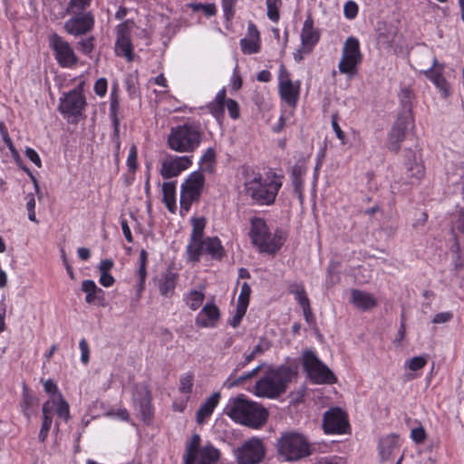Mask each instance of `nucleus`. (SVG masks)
<instances>
[{
  "mask_svg": "<svg viewBox=\"0 0 464 464\" xmlns=\"http://www.w3.org/2000/svg\"><path fill=\"white\" fill-rule=\"evenodd\" d=\"M411 122H412L411 111V110L401 111V112L399 114V116L396 120V122L392 128L401 129V130H403L405 132Z\"/></svg>",
  "mask_w": 464,
  "mask_h": 464,
  "instance_id": "nucleus-46",
  "label": "nucleus"
},
{
  "mask_svg": "<svg viewBox=\"0 0 464 464\" xmlns=\"http://www.w3.org/2000/svg\"><path fill=\"white\" fill-rule=\"evenodd\" d=\"M63 25L64 31L74 37L91 33L95 24L94 14L91 12L72 14Z\"/></svg>",
  "mask_w": 464,
  "mask_h": 464,
  "instance_id": "nucleus-12",
  "label": "nucleus"
},
{
  "mask_svg": "<svg viewBox=\"0 0 464 464\" xmlns=\"http://www.w3.org/2000/svg\"><path fill=\"white\" fill-rule=\"evenodd\" d=\"M127 166L129 171L135 172L138 167V150L136 145H132L130 148L129 155L127 158Z\"/></svg>",
  "mask_w": 464,
  "mask_h": 464,
  "instance_id": "nucleus-53",
  "label": "nucleus"
},
{
  "mask_svg": "<svg viewBox=\"0 0 464 464\" xmlns=\"http://www.w3.org/2000/svg\"><path fill=\"white\" fill-rule=\"evenodd\" d=\"M251 288L247 283H243L240 289V294L237 300V305L247 308L249 304V297Z\"/></svg>",
  "mask_w": 464,
  "mask_h": 464,
  "instance_id": "nucleus-52",
  "label": "nucleus"
},
{
  "mask_svg": "<svg viewBox=\"0 0 464 464\" xmlns=\"http://www.w3.org/2000/svg\"><path fill=\"white\" fill-rule=\"evenodd\" d=\"M221 394L219 392H213L198 408L196 413V421L199 425L205 424L214 412L219 403Z\"/></svg>",
  "mask_w": 464,
  "mask_h": 464,
  "instance_id": "nucleus-24",
  "label": "nucleus"
},
{
  "mask_svg": "<svg viewBox=\"0 0 464 464\" xmlns=\"http://www.w3.org/2000/svg\"><path fill=\"white\" fill-rule=\"evenodd\" d=\"M26 209L28 211V218L35 223H38L35 216V198L34 194L30 193L25 197Z\"/></svg>",
  "mask_w": 464,
  "mask_h": 464,
  "instance_id": "nucleus-55",
  "label": "nucleus"
},
{
  "mask_svg": "<svg viewBox=\"0 0 464 464\" xmlns=\"http://www.w3.org/2000/svg\"><path fill=\"white\" fill-rule=\"evenodd\" d=\"M190 223L192 230L187 246H194L192 251L193 253H198L199 250L198 243L205 238L204 231L207 226V219L204 217H192Z\"/></svg>",
  "mask_w": 464,
  "mask_h": 464,
  "instance_id": "nucleus-27",
  "label": "nucleus"
},
{
  "mask_svg": "<svg viewBox=\"0 0 464 464\" xmlns=\"http://www.w3.org/2000/svg\"><path fill=\"white\" fill-rule=\"evenodd\" d=\"M426 363L427 359L424 356H414L406 362L407 367L414 372L422 369Z\"/></svg>",
  "mask_w": 464,
  "mask_h": 464,
  "instance_id": "nucleus-54",
  "label": "nucleus"
},
{
  "mask_svg": "<svg viewBox=\"0 0 464 464\" xmlns=\"http://www.w3.org/2000/svg\"><path fill=\"white\" fill-rule=\"evenodd\" d=\"M220 319V310L213 302H208L195 318V324L199 328H214Z\"/></svg>",
  "mask_w": 464,
  "mask_h": 464,
  "instance_id": "nucleus-19",
  "label": "nucleus"
},
{
  "mask_svg": "<svg viewBox=\"0 0 464 464\" xmlns=\"http://www.w3.org/2000/svg\"><path fill=\"white\" fill-rule=\"evenodd\" d=\"M25 155L28 158V160H30V161H32L35 166H37L38 168L41 167V165H42L41 159H40L38 153L34 149H31V148L26 149Z\"/></svg>",
  "mask_w": 464,
  "mask_h": 464,
  "instance_id": "nucleus-64",
  "label": "nucleus"
},
{
  "mask_svg": "<svg viewBox=\"0 0 464 464\" xmlns=\"http://www.w3.org/2000/svg\"><path fill=\"white\" fill-rule=\"evenodd\" d=\"M194 384V373L186 372L179 377V391L180 393L189 395L192 392Z\"/></svg>",
  "mask_w": 464,
  "mask_h": 464,
  "instance_id": "nucleus-43",
  "label": "nucleus"
},
{
  "mask_svg": "<svg viewBox=\"0 0 464 464\" xmlns=\"http://www.w3.org/2000/svg\"><path fill=\"white\" fill-rule=\"evenodd\" d=\"M362 60L359 41L354 37H349L343 44L342 59L338 64L339 72L350 77L354 76Z\"/></svg>",
  "mask_w": 464,
  "mask_h": 464,
  "instance_id": "nucleus-8",
  "label": "nucleus"
},
{
  "mask_svg": "<svg viewBox=\"0 0 464 464\" xmlns=\"http://www.w3.org/2000/svg\"><path fill=\"white\" fill-rule=\"evenodd\" d=\"M225 413L235 422L254 429L261 427V408L246 400L243 395L231 398L225 408Z\"/></svg>",
  "mask_w": 464,
  "mask_h": 464,
  "instance_id": "nucleus-2",
  "label": "nucleus"
},
{
  "mask_svg": "<svg viewBox=\"0 0 464 464\" xmlns=\"http://www.w3.org/2000/svg\"><path fill=\"white\" fill-rule=\"evenodd\" d=\"M208 107L210 113L216 119L223 117L225 107L227 108L231 119L237 120L240 116L238 103L233 99H227V91L225 88L218 91L214 101H212Z\"/></svg>",
  "mask_w": 464,
  "mask_h": 464,
  "instance_id": "nucleus-14",
  "label": "nucleus"
},
{
  "mask_svg": "<svg viewBox=\"0 0 464 464\" xmlns=\"http://www.w3.org/2000/svg\"><path fill=\"white\" fill-rule=\"evenodd\" d=\"M452 317H453V314L450 312L439 313L433 317L432 323L433 324H445V323H448L449 321H450L452 319Z\"/></svg>",
  "mask_w": 464,
  "mask_h": 464,
  "instance_id": "nucleus-63",
  "label": "nucleus"
},
{
  "mask_svg": "<svg viewBox=\"0 0 464 464\" xmlns=\"http://www.w3.org/2000/svg\"><path fill=\"white\" fill-rule=\"evenodd\" d=\"M351 303L362 311L371 310L377 305V300L371 293L358 289L351 291Z\"/></svg>",
  "mask_w": 464,
  "mask_h": 464,
  "instance_id": "nucleus-30",
  "label": "nucleus"
},
{
  "mask_svg": "<svg viewBox=\"0 0 464 464\" xmlns=\"http://www.w3.org/2000/svg\"><path fill=\"white\" fill-rule=\"evenodd\" d=\"M49 45L53 51L57 63L63 68H72L78 63V57L75 54L69 42L57 34L49 37Z\"/></svg>",
  "mask_w": 464,
  "mask_h": 464,
  "instance_id": "nucleus-10",
  "label": "nucleus"
},
{
  "mask_svg": "<svg viewBox=\"0 0 464 464\" xmlns=\"http://www.w3.org/2000/svg\"><path fill=\"white\" fill-rule=\"evenodd\" d=\"M246 196L250 197L254 203L259 204L261 201V176H256L255 179L245 184Z\"/></svg>",
  "mask_w": 464,
  "mask_h": 464,
  "instance_id": "nucleus-37",
  "label": "nucleus"
},
{
  "mask_svg": "<svg viewBox=\"0 0 464 464\" xmlns=\"http://www.w3.org/2000/svg\"><path fill=\"white\" fill-rule=\"evenodd\" d=\"M246 309L247 308H246V307H242V306L237 305L236 314L233 316V318H232V320L230 322V325L231 326L236 328V327H237L239 325L242 318L246 314Z\"/></svg>",
  "mask_w": 464,
  "mask_h": 464,
  "instance_id": "nucleus-61",
  "label": "nucleus"
},
{
  "mask_svg": "<svg viewBox=\"0 0 464 464\" xmlns=\"http://www.w3.org/2000/svg\"><path fill=\"white\" fill-rule=\"evenodd\" d=\"M99 283L104 287H111L115 283V278L111 273H100Z\"/></svg>",
  "mask_w": 464,
  "mask_h": 464,
  "instance_id": "nucleus-62",
  "label": "nucleus"
},
{
  "mask_svg": "<svg viewBox=\"0 0 464 464\" xmlns=\"http://www.w3.org/2000/svg\"><path fill=\"white\" fill-rule=\"evenodd\" d=\"M266 225L263 223V253L275 255L277 253L286 239V234L282 229H276L273 233L266 231Z\"/></svg>",
  "mask_w": 464,
  "mask_h": 464,
  "instance_id": "nucleus-20",
  "label": "nucleus"
},
{
  "mask_svg": "<svg viewBox=\"0 0 464 464\" xmlns=\"http://www.w3.org/2000/svg\"><path fill=\"white\" fill-rule=\"evenodd\" d=\"M82 291L86 294L85 302L87 304H96L102 307L106 305L105 292L98 287L93 280H83L82 282Z\"/></svg>",
  "mask_w": 464,
  "mask_h": 464,
  "instance_id": "nucleus-23",
  "label": "nucleus"
},
{
  "mask_svg": "<svg viewBox=\"0 0 464 464\" xmlns=\"http://www.w3.org/2000/svg\"><path fill=\"white\" fill-rule=\"evenodd\" d=\"M237 464H256L261 461V440L253 439L236 450Z\"/></svg>",
  "mask_w": 464,
  "mask_h": 464,
  "instance_id": "nucleus-16",
  "label": "nucleus"
},
{
  "mask_svg": "<svg viewBox=\"0 0 464 464\" xmlns=\"http://www.w3.org/2000/svg\"><path fill=\"white\" fill-rule=\"evenodd\" d=\"M412 61L414 63L415 69L425 74L431 72L437 63L436 58L428 50L423 53V58L414 56Z\"/></svg>",
  "mask_w": 464,
  "mask_h": 464,
  "instance_id": "nucleus-35",
  "label": "nucleus"
},
{
  "mask_svg": "<svg viewBox=\"0 0 464 464\" xmlns=\"http://www.w3.org/2000/svg\"><path fill=\"white\" fill-rule=\"evenodd\" d=\"M220 456L221 452L218 449L212 444H208L199 448L196 464H217Z\"/></svg>",
  "mask_w": 464,
  "mask_h": 464,
  "instance_id": "nucleus-32",
  "label": "nucleus"
},
{
  "mask_svg": "<svg viewBox=\"0 0 464 464\" xmlns=\"http://www.w3.org/2000/svg\"><path fill=\"white\" fill-rule=\"evenodd\" d=\"M343 13L346 18L353 19L358 13V5L353 1H348L343 7Z\"/></svg>",
  "mask_w": 464,
  "mask_h": 464,
  "instance_id": "nucleus-59",
  "label": "nucleus"
},
{
  "mask_svg": "<svg viewBox=\"0 0 464 464\" xmlns=\"http://www.w3.org/2000/svg\"><path fill=\"white\" fill-rule=\"evenodd\" d=\"M323 429L326 434H343L349 429L347 414L339 407H333L324 412Z\"/></svg>",
  "mask_w": 464,
  "mask_h": 464,
  "instance_id": "nucleus-13",
  "label": "nucleus"
},
{
  "mask_svg": "<svg viewBox=\"0 0 464 464\" xmlns=\"http://www.w3.org/2000/svg\"><path fill=\"white\" fill-rule=\"evenodd\" d=\"M92 0H70L67 5L69 14L85 13L91 6Z\"/></svg>",
  "mask_w": 464,
  "mask_h": 464,
  "instance_id": "nucleus-45",
  "label": "nucleus"
},
{
  "mask_svg": "<svg viewBox=\"0 0 464 464\" xmlns=\"http://www.w3.org/2000/svg\"><path fill=\"white\" fill-rule=\"evenodd\" d=\"M183 300L188 307L192 310H198L205 300V294L198 290H190L184 295Z\"/></svg>",
  "mask_w": 464,
  "mask_h": 464,
  "instance_id": "nucleus-36",
  "label": "nucleus"
},
{
  "mask_svg": "<svg viewBox=\"0 0 464 464\" xmlns=\"http://www.w3.org/2000/svg\"><path fill=\"white\" fill-rule=\"evenodd\" d=\"M252 244L261 253V218H253L251 219V227L248 233Z\"/></svg>",
  "mask_w": 464,
  "mask_h": 464,
  "instance_id": "nucleus-39",
  "label": "nucleus"
},
{
  "mask_svg": "<svg viewBox=\"0 0 464 464\" xmlns=\"http://www.w3.org/2000/svg\"><path fill=\"white\" fill-rule=\"evenodd\" d=\"M147 265H148V253L145 249H141L139 256V266L136 270L135 276L137 282L134 285L136 292V299L140 300L142 293L145 290V282L147 279Z\"/></svg>",
  "mask_w": 464,
  "mask_h": 464,
  "instance_id": "nucleus-26",
  "label": "nucleus"
},
{
  "mask_svg": "<svg viewBox=\"0 0 464 464\" xmlns=\"http://www.w3.org/2000/svg\"><path fill=\"white\" fill-rule=\"evenodd\" d=\"M107 90H108L107 79L104 77L99 78L95 82L94 86H93V91H94L95 94L98 95L99 97H104L107 93Z\"/></svg>",
  "mask_w": 464,
  "mask_h": 464,
  "instance_id": "nucleus-56",
  "label": "nucleus"
},
{
  "mask_svg": "<svg viewBox=\"0 0 464 464\" xmlns=\"http://www.w3.org/2000/svg\"><path fill=\"white\" fill-rule=\"evenodd\" d=\"M280 176H272L270 181L263 184V204L270 205L274 203L279 188L282 186Z\"/></svg>",
  "mask_w": 464,
  "mask_h": 464,
  "instance_id": "nucleus-33",
  "label": "nucleus"
},
{
  "mask_svg": "<svg viewBox=\"0 0 464 464\" xmlns=\"http://www.w3.org/2000/svg\"><path fill=\"white\" fill-rule=\"evenodd\" d=\"M216 164V151L208 148L202 155L199 161V168L202 172H213Z\"/></svg>",
  "mask_w": 464,
  "mask_h": 464,
  "instance_id": "nucleus-40",
  "label": "nucleus"
},
{
  "mask_svg": "<svg viewBox=\"0 0 464 464\" xmlns=\"http://www.w3.org/2000/svg\"><path fill=\"white\" fill-rule=\"evenodd\" d=\"M178 281L179 275L171 270H167L158 280L160 294L167 298L172 297L175 294Z\"/></svg>",
  "mask_w": 464,
  "mask_h": 464,
  "instance_id": "nucleus-29",
  "label": "nucleus"
},
{
  "mask_svg": "<svg viewBox=\"0 0 464 464\" xmlns=\"http://www.w3.org/2000/svg\"><path fill=\"white\" fill-rule=\"evenodd\" d=\"M78 50L84 55H90L95 48V38L89 36L77 43Z\"/></svg>",
  "mask_w": 464,
  "mask_h": 464,
  "instance_id": "nucleus-50",
  "label": "nucleus"
},
{
  "mask_svg": "<svg viewBox=\"0 0 464 464\" xmlns=\"http://www.w3.org/2000/svg\"><path fill=\"white\" fill-rule=\"evenodd\" d=\"M53 401H55L53 409L55 408L57 416L64 421H67L70 418V407L68 402L63 398L61 393H59V399Z\"/></svg>",
  "mask_w": 464,
  "mask_h": 464,
  "instance_id": "nucleus-44",
  "label": "nucleus"
},
{
  "mask_svg": "<svg viewBox=\"0 0 464 464\" xmlns=\"http://www.w3.org/2000/svg\"><path fill=\"white\" fill-rule=\"evenodd\" d=\"M109 116L113 128V140H115L117 147H120V124L122 115L121 98L117 85H114L111 91Z\"/></svg>",
  "mask_w": 464,
  "mask_h": 464,
  "instance_id": "nucleus-18",
  "label": "nucleus"
},
{
  "mask_svg": "<svg viewBox=\"0 0 464 464\" xmlns=\"http://www.w3.org/2000/svg\"><path fill=\"white\" fill-rule=\"evenodd\" d=\"M405 139V132L401 129L392 128L388 139L389 150L398 152L401 148V142Z\"/></svg>",
  "mask_w": 464,
  "mask_h": 464,
  "instance_id": "nucleus-41",
  "label": "nucleus"
},
{
  "mask_svg": "<svg viewBox=\"0 0 464 464\" xmlns=\"http://www.w3.org/2000/svg\"><path fill=\"white\" fill-rule=\"evenodd\" d=\"M200 436L194 434L191 437L190 442L186 447V454L184 456V461L186 462H196L197 453L200 447Z\"/></svg>",
  "mask_w": 464,
  "mask_h": 464,
  "instance_id": "nucleus-38",
  "label": "nucleus"
},
{
  "mask_svg": "<svg viewBox=\"0 0 464 464\" xmlns=\"http://www.w3.org/2000/svg\"><path fill=\"white\" fill-rule=\"evenodd\" d=\"M399 98L402 106V111H411V100L413 98V93L411 90L409 88L401 89V91L399 93Z\"/></svg>",
  "mask_w": 464,
  "mask_h": 464,
  "instance_id": "nucleus-51",
  "label": "nucleus"
},
{
  "mask_svg": "<svg viewBox=\"0 0 464 464\" xmlns=\"http://www.w3.org/2000/svg\"><path fill=\"white\" fill-rule=\"evenodd\" d=\"M79 348L81 350V361L83 364H88L90 361V348L86 339L82 338L79 342Z\"/></svg>",
  "mask_w": 464,
  "mask_h": 464,
  "instance_id": "nucleus-57",
  "label": "nucleus"
},
{
  "mask_svg": "<svg viewBox=\"0 0 464 464\" xmlns=\"http://www.w3.org/2000/svg\"><path fill=\"white\" fill-rule=\"evenodd\" d=\"M290 292L295 295V299L299 303L300 306L306 305L309 304V299L305 294V290L302 285L295 284L291 285Z\"/></svg>",
  "mask_w": 464,
  "mask_h": 464,
  "instance_id": "nucleus-49",
  "label": "nucleus"
},
{
  "mask_svg": "<svg viewBox=\"0 0 464 464\" xmlns=\"http://www.w3.org/2000/svg\"><path fill=\"white\" fill-rule=\"evenodd\" d=\"M435 85L442 92L444 96L449 95V85L445 78L440 74H436L433 79Z\"/></svg>",
  "mask_w": 464,
  "mask_h": 464,
  "instance_id": "nucleus-60",
  "label": "nucleus"
},
{
  "mask_svg": "<svg viewBox=\"0 0 464 464\" xmlns=\"http://www.w3.org/2000/svg\"><path fill=\"white\" fill-rule=\"evenodd\" d=\"M293 375L294 372L286 366L267 371L263 377V397L276 398L285 392Z\"/></svg>",
  "mask_w": 464,
  "mask_h": 464,
  "instance_id": "nucleus-5",
  "label": "nucleus"
},
{
  "mask_svg": "<svg viewBox=\"0 0 464 464\" xmlns=\"http://www.w3.org/2000/svg\"><path fill=\"white\" fill-rule=\"evenodd\" d=\"M260 371H261V364H258L251 372H248L247 373L243 374L242 376H239L233 380H232V376H230L226 381L224 385L228 389L237 387V386H243V388L246 389V391L253 392L257 397H261V378L256 381V383L252 388L250 386L246 385L247 381L252 379Z\"/></svg>",
  "mask_w": 464,
  "mask_h": 464,
  "instance_id": "nucleus-21",
  "label": "nucleus"
},
{
  "mask_svg": "<svg viewBox=\"0 0 464 464\" xmlns=\"http://www.w3.org/2000/svg\"><path fill=\"white\" fill-rule=\"evenodd\" d=\"M199 250L197 254L193 253L194 246H186L187 258L191 263L200 261L202 256L206 255L212 260L220 261L226 256V251L222 246L221 240L218 237H207L198 243Z\"/></svg>",
  "mask_w": 464,
  "mask_h": 464,
  "instance_id": "nucleus-7",
  "label": "nucleus"
},
{
  "mask_svg": "<svg viewBox=\"0 0 464 464\" xmlns=\"http://www.w3.org/2000/svg\"><path fill=\"white\" fill-rule=\"evenodd\" d=\"M55 404L54 401H47L43 404L42 411H43V421L40 429V432L38 435V439L41 442H44L48 437L49 431L53 423V405Z\"/></svg>",
  "mask_w": 464,
  "mask_h": 464,
  "instance_id": "nucleus-31",
  "label": "nucleus"
},
{
  "mask_svg": "<svg viewBox=\"0 0 464 464\" xmlns=\"http://www.w3.org/2000/svg\"><path fill=\"white\" fill-rule=\"evenodd\" d=\"M133 49L129 21H125L116 27L114 52L117 56L124 57L130 63L134 60Z\"/></svg>",
  "mask_w": 464,
  "mask_h": 464,
  "instance_id": "nucleus-15",
  "label": "nucleus"
},
{
  "mask_svg": "<svg viewBox=\"0 0 464 464\" xmlns=\"http://www.w3.org/2000/svg\"><path fill=\"white\" fill-rule=\"evenodd\" d=\"M205 184V176H188L181 185L180 190V215L185 216L192 204L198 201Z\"/></svg>",
  "mask_w": 464,
  "mask_h": 464,
  "instance_id": "nucleus-9",
  "label": "nucleus"
},
{
  "mask_svg": "<svg viewBox=\"0 0 464 464\" xmlns=\"http://www.w3.org/2000/svg\"><path fill=\"white\" fill-rule=\"evenodd\" d=\"M86 106L87 102L82 88L78 86L63 94L58 111L69 122L76 124L84 117Z\"/></svg>",
  "mask_w": 464,
  "mask_h": 464,
  "instance_id": "nucleus-4",
  "label": "nucleus"
},
{
  "mask_svg": "<svg viewBox=\"0 0 464 464\" xmlns=\"http://www.w3.org/2000/svg\"><path fill=\"white\" fill-rule=\"evenodd\" d=\"M192 161L188 156H167L161 162L160 174H180L188 169Z\"/></svg>",
  "mask_w": 464,
  "mask_h": 464,
  "instance_id": "nucleus-22",
  "label": "nucleus"
},
{
  "mask_svg": "<svg viewBox=\"0 0 464 464\" xmlns=\"http://www.w3.org/2000/svg\"><path fill=\"white\" fill-rule=\"evenodd\" d=\"M151 392L147 384H138L133 392V403L141 420L150 425L154 418Z\"/></svg>",
  "mask_w": 464,
  "mask_h": 464,
  "instance_id": "nucleus-11",
  "label": "nucleus"
},
{
  "mask_svg": "<svg viewBox=\"0 0 464 464\" xmlns=\"http://www.w3.org/2000/svg\"><path fill=\"white\" fill-rule=\"evenodd\" d=\"M35 399L28 392L23 394L22 401L20 403L23 414L27 418H31L32 408L34 405Z\"/></svg>",
  "mask_w": 464,
  "mask_h": 464,
  "instance_id": "nucleus-48",
  "label": "nucleus"
},
{
  "mask_svg": "<svg viewBox=\"0 0 464 464\" xmlns=\"http://www.w3.org/2000/svg\"><path fill=\"white\" fill-rule=\"evenodd\" d=\"M278 89L282 100L289 106L295 107L299 98L300 82H293L287 72L284 69L279 73Z\"/></svg>",
  "mask_w": 464,
  "mask_h": 464,
  "instance_id": "nucleus-17",
  "label": "nucleus"
},
{
  "mask_svg": "<svg viewBox=\"0 0 464 464\" xmlns=\"http://www.w3.org/2000/svg\"><path fill=\"white\" fill-rule=\"evenodd\" d=\"M411 440L417 444H421L426 440V431L423 427L420 426L418 428L412 429L411 431Z\"/></svg>",
  "mask_w": 464,
  "mask_h": 464,
  "instance_id": "nucleus-58",
  "label": "nucleus"
},
{
  "mask_svg": "<svg viewBox=\"0 0 464 464\" xmlns=\"http://www.w3.org/2000/svg\"><path fill=\"white\" fill-rule=\"evenodd\" d=\"M397 437L394 435H390L381 440L379 449L381 457L383 460L390 458L392 450L395 447Z\"/></svg>",
  "mask_w": 464,
  "mask_h": 464,
  "instance_id": "nucleus-42",
  "label": "nucleus"
},
{
  "mask_svg": "<svg viewBox=\"0 0 464 464\" xmlns=\"http://www.w3.org/2000/svg\"><path fill=\"white\" fill-rule=\"evenodd\" d=\"M303 364L313 382L317 384H333L336 382L337 379L333 372L312 351H305L304 353Z\"/></svg>",
  "mask_w": 464,
  "mask_h": 464,
  "instance_id": "nucleus-6",
  "label": "nucleus"
},
{
  "mask_svg": "<svg viewBox=\"0 0 464 464\" xmlns=\"http://www.w3.org/2000/svg\"><path fill=\"white\" fill-rule=\"evenodd\" d=\"M266 14L273 22L279 20V8L282 5L281 0H266Z\"/></svg>",
  "mask_w": 464,
  "mask_h": 464,
  "instance_id": "nucleus-47",
  "label": "nucleus"
},
{
  "mask_svg": "<svg viewBox=\"0 0 464 464\" xmlns=\"http://www.w3.org/2000/svg\"><path fill=\"white\" fill-rule=\"evenodd\" d=\"M203 132L199 122L187 121L170 130L168 136L169 149L178 152H192L202 141Z\"/></svg>",
  "mask_w": 464,
  "mask_h": 464,
  "instance_id": "nucleus-1",
  "label": "nucleus"
},
{
  "mask_svg": "<svg viewBox=\"0 0 464 464\" xmlns=\"http://www.w3.org/2000/svg\"><path fill=\"white\" fill-rule=\"evenodd\" d=\"M162 202L171 214L177 211L176 182H164L162 185Z\"/></svg>",
  "mask_w": 464,
  "mask_h": 464,
  "instance_id": "nucleus-34",
  "label": "nucleus"
},
{
  "mask_svg": "<svg viewBox=\"0 0 464 464\" xmlns=\"http://www.w3.org/2000/svg\"><path fill=\"white\" fill-rule=\"evenodd\" d=\"M279 454L287 461H298L312 454L308 439L297 432H288L277 443Z\"/></svg>",
  "mask_w": 464,
  "mask_h": 464,
  "instance_id": "nucleus-3",
  "label": "nucleus"
},
{
  "mask_svg": "<svg viewBox=\"0 0 464 464\" xmlns=\"http://www.w3.org/2000/svg\"><path fill=\"white\" fill-rule=\"evenodd\" d=\"M240 46L244 54H253L259 51V31L252 23H248L247 34L240 40Z\"/></svg>",
  "mask_w": 464,
  "mask_h": 464,
  "instance_id": "nucleus-25",
  "label": "nucleus"
},
{
  "mask_svg": "<svg viewBox=\"0 0 464 464\" xmlns=\"http://www.w3.org/2000/svg\"><path fill=\"white\" fill-rule=\"evenodd\" d=\"M302 45L304 52H310L319 40V33L314 28V21L309 14L304 23L301 33Z\"/></svg>",
  "mask_w": 464,
  "mask_h": 464,
  "instance_id": "nucleus-28",
  "label": "nucleus"
}]
</instances>
